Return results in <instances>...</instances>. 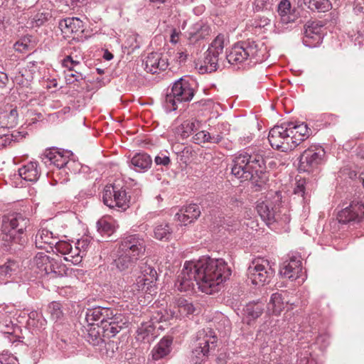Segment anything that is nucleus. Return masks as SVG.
I'll return each mask as SVG.
<instances>
[{"mask_svg": "<svg viewBox=\"0 0 364 364\" xmlns=\"http://www.w3.org/2000/svg\"><path fill=\"white\" fill-rule=\"evenodd\" d=\"M230 274L231 271L223 259L202 257L197 261L185 262L175 287L180 291H188L197 285L201 291L212 294L219 290V285Z\"/></svg>", "mask_w": 364, "mask_h": 364, "instance_id": "nucleus-1", "label": "nucleus"}, {"mask_svg": "<svg viewBox=\"0 0 364 364\" xmlns=\"http://www.w3.org/2000/svg\"><path fill=\"white\" fill-rule=\"evenodd\" d=\"M267 160L257 153L244 152L233 159L232 173L242 181H252L256 185L265 182L267 179Z\"/></svg>", "mask_w": 364, "mask_h": 364, "instance_id": "nucleus-2", "label": "nucleus"}, {"mask_svg": "<svg viewBox=\"0 0 364 364\" xmlns=\"http://www.w3.org/2000/svg\"><path fill=\"white\" fill-rule=\"evenodd\" d=\"M144 239L139 235H127L122 239L116 250L114 263L122 272L133 267L145 252Z\"/></svg>", "mask_w": 364, "mask_h": 364, "instance_id": "nucleus-3", "label": "nucleus"}, {"mask_svg": "<svg viewBox=\"0 0 364 364\" xmlns=\"http://www.w3.org/2000/svg\"><path fill=\"white\" fill-rule=\"evenodd\" d=\"M29 225V218L21 213H12L4 215L1 223L3 240L23 245L26 242L25 232Z\"/></svg>", "mask_w": 364, "mask_h": 364, "instance_id": "nucleus-4", "label": "nucleus"}, {"mask_svg": "<svg viewBox=\"0 0 364 364\" xmlns=\"http://www.w3.org/2000/svg\"><path fill=\"white\" fill-rule=\"evenodd\" d=\"M226 60L232 65L256 63L262 59L259 55L258 44L255 41L242 42L235 45L226 55Z\"/></svg>", "mask_w": 364, "mask_h": 364, "instance_id": "nucleus-5", "label": "nucleus"}, {"mask_svg": "<svg viewBox=\"0 0 364 364\" xmlns=\"http://www.w3.org/2000/svg\"><path fill=\"white\" fill-rule=\"evenodd\" d=\"M194 95L195 91L191 83L181 77L173 84L171 92L166 94V107L169 111H174L178 109L179 104L190 102Z\"/></svg>", "mask_w": 364, "mask_h": 364, "instance_id": "nucleus-6", "label": "nucleus"}, {"mask_svg": "<svg viewBox=\"0 0 364 364\" xmlns=\"http://www.w3.org/2000/svg\"><path fill=\"white\" fill-rule=\"evenodd\" d=\"M217 337L211 328L199 331L192 351V360L195 363L200 364L209 353L215 349Z\"/></svg>", "mask_w": 364, "mask_h": 364, "instance_id": "nucleus-7", "label": "nucleus"}, {"mask_svg": "<svg viewBox=\"0 0 364 364\" xmlns=\"http://www.w3.org/2000/svg\"><path fill=\"white\" fill-rule=\"evenodd\" d=\"M291 129L287 122L276 125L269 131L268 140L272 148L284 152L293 150L296 147V141L291 137Z\"/></svg>", "mask_w": 364, "mask_h": 364, "instance_id": "nucleus-8", "label": "nucleus"}, {"mask_svg": "<svg viewBox=\"0 0 364 364\" xmlns=\"http://www.w3.org/2000/svg\"><path fill=\"white\" fill-rule=\"evenodd\" d=\"M274 275V270L269 262L263 258L254 259L247 269L249 279L255 285L263 286L269 283Z\"/></svg>", "mask_w": 364, "mask_h": 364, "instance_id": "nucleus-9", "label": "nucleus"}, {"mask_svg": "<svg viewBox=\"0 0 364 364\" xmlns=\"http://www.w3.org/2000/svg\"><path fill=\"white\" fill-rule=\"evenodd\" d=\"M156 280L157 273L155 269L149 265L145 266L141 274L137 277L136 282L130 287V291L134 294L153 295L156 293Z\"/></svg>", "mask_w": 364, "mask_h": 364, "instance_id": "nucleus-10", "label": "nucleus"}, {"mask_svg": "<svg viewBox=\"0 0 364 364\" xmlns=\"http://www.w3.org/2000/svg\"><path fill=\"white\" fill-rule=\"evenodd\" d=\"M257 211L268 226L275 223L282 225L290 221V215L287 208L272 206V204L267 202L258 203Z\"/></svg>", "mask_w": 364, "mask_h": 364, "instance_id": "nucleus-11", "label": "nucleus"}, {"mask_svg": "<svg viewBox=\"0 0 364 364\" xmlns=\"http://www.w3.org/2000/svg\"><path fill=\"white\" fill-rule=\"evenodd\" d=\"M325 151L320 146H311L304 151L299 158V172H313L323 162Z\"/></svg>", "mask_w": 364, "mask_h": 364, "instance_id": "nucleus-12", "label": "nucleus"}, {"mask_svg": "<svg viewBox=\"0 0 364 364\" xmlns=\"http://www.w3.org/2000/svg\"><path fill=\"white\" fill-rule=\"evenodd\" d=\"M224 46V36L220 34L213 40L205 53L203 63L200 68L202 73H212L218 69L219 55L223 53Z\"/></svg>", "mask_w": 364, "mask_h": 364, "instance_id": "nucleus-13", "label": "nucleus"}, {"mask_svg": "<svg viewBox=\"0 0 364 364\" xmlns=\"http://www.w3.org/2000/svg\"><path fill=\"white\" fill-rule=\"evenodd\" d=\"M102 200L105 205L111 208L118 207L126 210L129 207V200L125 189L123 188H119L114 185H107L105 187Z\"/></svg>", "mask_w": 364, "mask_h": 364, "instance_id": "nucleus-14", "label": "nucleus"}, {"mask_svg": "<svg viewBox=\"0 0 364 364\" xmlns=\"http://www.w3.org/2000/svg\"><path fill=\"white\" fill-rule=\"evenodd\" d=\"M128 323L129 320L124 314L112 309V316L106 318V322L102 326L103 336L108 338L114 337L122 329L127 328Z\"/></svg>", "mask_w": 364, "mask_h": 364, "instance_id": "nucleus-15", "label": "nucleus"}, {"mask_svg": "<svg viewBox=\"0 0 364 364\" xmlns=\"http://www.w3.org/2000/svg\"><path fill=\"white\" fill-rule=\"evenodd\" d=\"M364 218V202L353 200L349 206L341 210L337 215L340 223L355 224Z\"/></svg>", "mask_w": 364, "mask_h": 364, "instance_id": "nucleus-16", "label": "nucleus"}, {"mask_svg": "<svg viewBox=\"0 0 364 364\" xmlns=\"http://www.w3.org/2000/svg\"><path fill=\"white\" fill-rule=\"evenodd\" d=\"M322 26L316 22H308L304 27V44L309 48L320 45L323 40Z\"/></svg>", "mask_w": 364, "mask_h": 364, "instance_id": "nucleus-17", "label": "nucleus"}, {"mask_svg": "<svg viewBox=\"0 0 364 364\" xmlns=\"http://www.w3.org/2000/svg\"><path fill=\"white\" fill-rule=\"evenodd\" d=\"M145 70L152 74L165 70L168 65V59L160 53H151L145 60Z\"/></svg>", "mask_w": 364, "mask_h": 364, "instance_id": "nucleus-18", "label": "nucleus"}, {"mask_svg": "<svg viewBox=\"0 0 364 364\" xmlns=\"http://www.w3.org/2000/svg\"><path fill=\"white\" fill-rule=\"evenodd\" d=\"M279 272L284 277L291 280L296 279L299 277V274L301 272V259L293 257L289 260L284 262Z\"/></svg>", "mask_w": 364, "mask_h": 364, "instance_id": "nucleus-19", "label": "nucleus"}, {"mask_svg": "<svg viewBox=\"0 0 364 364\" xmlns=\"http://www.w3.org/2000/svg\"><path fill=\"white\" fill-rule=\"evenodd\" d=\"M42 160L46 165H54L58 168L64 167L68 162V156L57 149H47L43 154Z\"/></svg>", "mask_w": 364, "mask_h": 364, "instance_id": "nucleus-20", "label": "nucleus"}, {"mask_svg": "<svg viewBox=\"0 0 364 364\" xmlns=\"http://www.w3.org/2000/svg\"><path fill=\"white\" fill-rule=\"evenodd\" d=\"M112 316V309L97 306L92 309H88L86 313V320L94 326V322L100 321V326H102L103 323L106 322V318Z\"/></svg>", "mask_w": 364, "mask_h": 364, "instance_id": "nucleus-21", "label": "nucleus"}, {"mask_svg": "<svg viewBox=\"0 0 364 364\" xmlns=\"http://www.w3.org/2000/svg\"><path fill=\"white\" fill-rule=\"evenodd\" d=\"M58 238L53 233L47 229L39 230L36 235L35 244L38 249H47V246L52 248L57 242Z\"/></svg>", "mask_w": 364, "mask_h": 364, "instance_id": "nucleus-22", "label": "nucleus"}, {"mask_svg": "<svg viewBox=\"0 0 364 364\" xmlns=\"http://www.w3.org/2000/svg\"><path fill=\"white\" fill-rule=\"evenodd\" d=\"M291 129V137L296 141V146L310 135V131L305 123L296 124L294 122H287Z\"/></svg>", "mask_w": 364, "mask_h": 364, "instance_id": "nucleus-23", "label": "nucleus"}, {"mask_svg": "<svg viewBox=\"0 0 364 364\" xmlns=\"http://www.w3.org/2000/svg\"><path fill=\"white\" fill-rule=\"evenodd\" d=\"M19 176L24 180L35 182L41 175L36 161H31L18 169Z\"/></svg>", "mask_w": 364, "mask_h": 364, "instance_id": "nucleus-24", "label": "nucleus"}, {"mask_svg": "<svg viewBox=\"0 0 364 364\" xmlns=\"http://www.w3.org/2000/svg\"><path fill=\"white\" fill-rule=\"evenodd\" d=\"M172 343L173 339L171 337H164L151 351L153 359L157 360L169 354Z\"/></svg>", "mask_w": 364, "mask_h": 364, "instance_id": "nucleus-25", "label": "nucleus"}, {"mask_svg": "<svg viewBox=\"0 0 364 364\" xmlns=\"http://www.w3.org/2000/svg\"><path fill=\"white\" fill-rule=\"evenodd\" d=\"M200 122L196 119H187L176 127V134L182 139H186L195 131L199 129Z\"/></svg>", "mask_w": 364, "mask_h": 364, "instance_id": "nucleus-26", "label": "nucleus"}, {"mask_svg": "<svg viewBox=\"0 0 364 364\" xmlns=\"http://www.w3.org/2000/svg\"><path fill=\"white\" fill-rule=\"evenodd\" d=\"M130 162L136 171L144 172L151 168L152 159L148 154L142 152L136 154Z\"/></svg>", "mask_w": 364, "mask_h": 364, "instance_id": "nucleus-27", "label": "nucleus"}, {"mask_svg": "<svg viewBox=\"0 0 364 364\" xmlns=\"http://www.w3.org/2000/svg\"><path fill=\"white\" fill-rule=\"evenodd\" d=\"M60 28L65 33H77L83 31V22L79 18H67L61 21L59 23Z\"/></svg>", "mask_w": 364, "mask_h": 364, "instance_id": "nucleus-28", "label": "nucleus"}, {"mask_svg": "<svg viewBox=\"0 0 364 364\" xmlns=\"http://www.w3.org/2000/svg\"><path fill=\"white\" fill-rule=\"evenodd\" d=\"M173 229L168 223L157 224L154 228V236L158 240L168 242L172 238Z\"/></svg>", "mask_w": 364, "mask_h": 364, "instance_id": "nucleus-29", "label": "nucleus"}, {"mask_svg": "<svg viewBox=\"0 0 364 364\" xmlns=\"http://www.w3.org/2000/svg\"><path fill=\"white\" fill-rule=\"evenodd\" d=\"M115 228V221L111 217H102L97 222V232L102 235L110 236Z\"/></svg>", "mask_w": 364, "mask_h": 364, "instance_id": "nucleus-30", "label": "nucleus"}, {"mask_svg": "<svg viewBox=\"0 0 364 364\" xmlns=\"http://www.w3.org/2000/svg\"><path fill=\"white\" fill-rule=\"evenodd\" d=\"M277 11L283 23L294 21L295 16L291 14V3L289 0H282L278 4Z\"/></svg>", "mask_w": 364, "mask_h": 364, "instance_id": "nucleus-31", "label": "nucleus"}, {"mask_svg": "<svg viewBox=\"0 0 364 364\" xmlns=\"http://www.w3.org/2000/svg\"><path fill=\"white\" fill-rule=\"evenodd\" d=\"M284 301L282 294L276 292L272 294L269 302L267 304V311L273 314L279 315L284 309Z\"/></svg>", "mask_w": 364, "mask_h": 364, "instance_id": "nucleus-32", "label": "nucleus"}, {"mask_svg": "<svg viewBox=\"0 0 364 364\" xmlns=\"http://www.w3.org/2000/svg\"><path fill=\"white\" fill-rule=\"evenodd\" d=\"M18 124V112L16 109H11L9 112H0V125L1 127L13 128Z\"/></svg>", "mask_w": 364, "mask_h": 364, "instance_id": "nucleus-33", "label": "nucleus"}, {"mask_svg": "<svg viewBox=\"0 0 364 364\" xmlns=\"http://www.w3.org/2000/svg\"><path fill=\"white\" fill-rule=\"evenodd\" d=\"M264 309V304L262 302L249 303L244 309L245 314L250 320H255L259 317Z\"/></svg>", "mask_w": 364, "mask_h": 364, "instance_id": "nucleus-34", "label": "nucleus"}, {"mask_svg": "<svg viewBox=\"0 0 364 364\" xmlns=\"http://www.w3.org/2000/svg\"><path fill=\"white\" fill-rule=\"evenodd\" d=\"M103 333L102 332V326H92L88 330L87 341L92 346H99L104 343Z\"/></svg>", "mask_w": 364, "mask_h": 364, "instance_id": "nucleus-35", "label": "nucleus"}, {"mask_svg": "<svg viewBox=\"0 0 364 364\" xmlns=\"http://www.w3.org/2000/svg\"><path fill=\"white\" fill-rule=\"evenodd\" d=\"M304 4L311 11L325 12L331 7L328 0H303Z\"/></svg>", "mask_w": 364, "mask_h": 364, "instance_id": "nucleus-36", "label": "nucleus"}, {"mask_svg": "<svg viewBox=\"0 0 364 364\" xmlns=\"http://www.w3.org/2000/svg\"><path fill=\"white\" fill-rule=\"evenodd\" d=\"M176 304L178 312L182 316L193 314L196 311V308L193 304L185 299H178Z\"/></svg>", "mask_w": 364, "mask_h": 364, "instance_id": "nucleus-37", "label": "nucleus"}, {"mask_svg": "<svg viewBox=\"0 0 364 364\" xmlns=\"http://www.w3.org/2000/svg\"><path fill=\"white\" fill-rule=\"evenodd\" d=\"M48 311L50 314V318L56 322L63 317L62 305L56 301H53L48 306Z\"/></svg>", "mask_w": 364, "mask_h": 364, "instance_id": "nucleus-38", "label": "nucleus"}, {"mask_svg": "<svg viewBox=\"0 0 364 364\" xmlns=\"http://www.w3.org/2000/svg\"><path fill=\"white\" fill-rule=\"evenodd\" d=\"M18 268V264L16 261L8 259L4 264L0 265V278L11 276L17 271Z\"/></svg>", "mask_w": 364, "mask_h": 364, "instance_id": "nucleus-39", "label": "nucleus"}, {"mask_svg": "<svg viewBox=\"0 0 364 364\" xmlns=\"http://www.w3.org/2000/svg\"><path fill=\"white\" fill-rule=\"evenodd\" d=\"M68 253L65 257H64V259L65 261L70 262L73 264H78L82 261L83 255L80 252V250L77 248L75 245L73 247L72 246L71 250L68 252Z\"/></svg>", "mask_w": 364, "mask_h": 364, "instance_id": "nucleus-40", "label": "nucleus"}, {"mask_svg": "<svg viewBox=\"0 0 364 364\" xmlns=\"http://www.w3.org/2000/svg\"><path fill=\"white\" fill-rule=\"evenodd\" d=\"M181 209L191 216V220H197L201 213L199 206L195 203H191Z\"/></svg>", "mask_w": 364, "mask_h": 364, "instance_id": "nucleus-41", "label": "nucleus"}, {"mask_svg": "<svg viewBox=\"0 0 364 364\" xmlns=\"http://www.w3.org/2000/svg\"><path fill=\"white\" fill-rule=\"evenodd\" d=\"M210 133L207 131H200L193 136V141L195 144L210 142Z\"/></svg>", "mask_w": 364, "mask_h": 364, "instance_id": "nucleus-42", "label": "nucleus"}, {"mask_svg": "<svg viewBox=\"0 0 364 364\" xmlns=\"http://www.w3.org/2000/svg\"><path fill=\"white\" fill-rule=\"evenodd\" d=\"M66 271L67 269L64 265L58 263L55 260L52 269V273H50L51 277L55 278L58 277H63V275L66 274Z\"/></svg>", "mask_w": 364, "mask_h": 364, "instance_id": "nucleus-43", "label": "nucleus"}, {"mask_svg": "<svg viewBox=\"0 0 364 364\" xmlns=\"http://www.w3.org/2000/svg\"><path fill=\"white\" fill-rule=\"evenodd\" d=\"M83 79L82 74L78 70L65 74V80L68 84L73 83L75 81L78 82Z\"/></svg>", "mask_w": 364, "mask_h": 364, "instance_id": "nucleus-44", "label": "nucleus"}, {"mask_svg": "<svg viewBox=\"0 0 364 364\" xmlns=\"http://www.w3.org/2000/svg\"><path fill=\"white\" fill-rule=\"evenodd\" d=\"M56 250L65 257L70 250H71L72 245L66 241H58L55 244Z\"/></svg>", "mask_w": 364, "mask_h": 364, "instance_id": "nucleus-45", "label": "nucleus"}, {"mask_svg": "<svg viewBox=\"0 0 364 364\" xmlns=\"http://www.w3.org/2000/svg\"><path fill=\"white\" fill-rule=\"evenodd\" d=\"M50 257L46 255L43 252L38 253L34 258V263L37 266L38 269L41 271L42 268L45 266L46 262H48V259Z\"/></svg>", "mask_w": 364, "mask_h": 364, "instance_id": "nucleus-46", "label": "nucleus"}, {"mask_svg": "<svg viewBox=\"0 0 364 364\" xmlns=\"http://www.w3.org/2000/svg\"><path fill=\"white\" fill-rule=\"evenodd\" d=\"M90 239L87 237H83L81 239L78 240L75 245L77 247L78 250H80V252L84 256L85 252H87L90 245Z\"/></svg>", "mask_w": 364, "mask_h": 364, "instance_id": "nucleus-47", "label": "nucleus"}, {"mask_svg": "<svg viewBox=\"0 0 364 364\" xmlns=\"http://www.w3.org/2000/svg\"><path fill=\"white\" fill-rule=\"evenodd\" d=\"M270 23V19L266 16H257L252 21V26L255 28H264Z\"/></svg>", "mask_w": 364, "mask_h": 364, "instance_id": "nucleus-48", "label": "nucleus"}, {"mask_svg": "<svg viewBox=\"0 0 364 364\" xmlns=\"http://www.w3.org/2000/svg\"><path fill=\"white\" fill-rule=\"evenodd\" d=\"M176 217L181 225L186 226L195 221L194 220H191V216L186 213L182 209L176 215Z\"/></svg>", "mask_w": 364, "mask_h": 364, "instance_id": "nucleus-49", "label": "nucleus"}, {"mask_svg": "<svg viewBox=\"0 0 364 364\" xmlns=\"http://www.w3.org/2000/svg\"><path fill=\"white\" fill-rule=\"evenodd\" d=\"M154 162L158 166H168L171 164V159L168 155L160 153L154 158Z\"/></svg>", "mask_w": 364, "mask_h": 364, "instance_id": "nucleus-50", "label": "nucleus"}, {"mask_svg": "<svg viewBox=\"0 0 364 364\" xmlns=\"http://www.w3.org/2000/svg\"><path fill=\"white\" fill-rule=\"evenodd\" d=\"M306 180L305 179H299L296 181V186L294 190V193L296 195H299L304 198V194L306 191Z\"/></svg>", "mask_w": 364, "mask_h": 364, "instance_id": "nucleus-51", "label": "nucleus"}, {"mask_svg": "<svg viewBox=\"0 0 364 364\" xmlns=\"http://www.w3.org/2000/svg\"><path fill=\"white\" fill-rule=\"evenodd\" d=\"M28 47V41L26 38L21 39L14 45V49L20 53H23L24 51L27 50Z\"/></svg>", "mask_w": 364, "mask_h": 364, "instance_id": "nucleus-52", "label": "nucleus"}, {"mask_svg": "<svg viewBox=\"0 0 364 364\" xmlns=\"http://www.w3.org/2000/svg\"><path fill=\"white\" fill-rule=\"evenodd\" d=\"M153 330L152 326L148 323H141L137 329L139 335H141L142 338H144Z\"/></svg>", "mask_w": 364, "mask_h": 364, "instance_id": "nucleus-53", "label": "nucleus"}, {"mask_svg": "<svg viewBox=\"0 0 364 364\" xmlns=\"http://www.w3.org/2000/svg\"><path fill=\"white\" fill-rule=\"evenodd\" d=\"M0 364H18V363L15 357H8L6 353H3L0 356Z\"/></svg>", "mask_w": 364, "mask_h": 364, "instance_id": "nucleus-54", "label": "nucleus"}, {"mask_svg": "<svg viewBox=\"0 0 364 364\" xmlns=\"http://www.w3.org/2000/svg\"><path fill=\"white\" fill-rule=\"evenodd\" d=\"M62 65L64 68H68V73L76 70L73 68V59L70 55L66 56V58L63 60Z\"/></svg>", "mask_w": 364, "mask_h": 364, "instance_id": "nucleus-55", "label": "nucleus"}, {"mask_svg": "<svg viewBox=\"0 0 364 364\" xmlns=\"http://www.w3.org/2000/svg\"><path fill=\"white\" fill-rule=\"evenodd\" d=\"M55 262L54 259H49L48 262H46L45 264V266L42 268L41 270V272H44L46 274H50L52 273V269L53 266V263Z\"/></svg>", "mask_w": 364, "mask_h": 364, "instance_id": "nucleus-56", "label": "nucleus"}, {"mask_svg": "<svg viewBox=\"0 0 364 364\" xmlns=\"http://www.w3.org/2000/svg\"><path fill=\"white\" fill-rule=\"evenodd\" d=\"M227 225L230 227L232 230L239 229L240 227V221L235 218H229L227 220Z\"/></svg>", "mask_w": 364, "mask_h": 364, "instance_id": "nucleus-57", "label": "nucleus"}, {"mask_svg": "<svg viewBox=\"0 0 364 364\" xmlns=\"http://www.w3.org/2000/svg\"><path fill=\"white\" fill-rule=\"evenodd\" d=\"M222 139L223 136L221 133H210V143L218 144L222 141Z\"/></svg>", "mask_w": 364, "mask_h": 364, "instance_id": "nucleus-58", "label": "nucleus"}, {"mask_svg": "<svg viewBox=\"0 0 364 364\" xmlns=\"http://www.w3.org/2000/svg\"><path fill=\"white\" fill-rule=\"evenodd\" d=\"M47 19V17L46 16L45 14H38L33 18V20L35 21L36 23V26H40L41 24H43V23L44 22V21H46Z\"/></svg>", "mask_w": 364, "mask_h": 364, "instance_id": "nucleus-59", "label": "nucleus"}, {"mask_svg": "<svg viewBox=\"0 0 364 364\" xmlns=\"http://www.w3.org/2000/svg\"><path fill=\"white\" fill-rule=\"evenodd\" d=\"M130 364H146V360L144 356H138L132 358Z\"/></svg>", "mask_w": 364, "mask_h": 364, "instance_id": "nucleus-60", "label": "nucleus"}, {"mask_svg": "<svg viewBox=\"0 0 364 364\" xmlns=\"http://www.w3.org/2000/svg\"><path fill=\"white\" fill-rule=\"evenodd\" d=\"M9 82V78L5 73L0 72V84L1 87H5Z\"/></svg>", "mask_w": 364, "mask_h": 364, "instance_id": "nucleus-61", "label": "nucleus"}, {"mask_svg": "<svg viewBox=\"0 0 364 364\" xmlns=\"http://www.w3.org/2000/svg\"><path fill=\"white\" fill-rule=\"evenodd\" d=\"M234 0H214V3L220 6L229 5L233 2Z\"/></svg>", "mask_w": 364, "mask_h": 364, "instance_id": "nucleus-62", "label": "nucleus"}, {"mask_svg": "<svg viewBox=\"0 0 364 364\" xmlns=\"http://www.w3.org/2000/svg\"><path fill=\"white\" fill-rule=\"evenodd\" d=\"M178 32H177L176 29H173L171 34V42L173 43H176L178 41Z\"/></svg>", "mask_w": 364, "mask_h": 364, "instance_id": "nucleus-63", "label": "nucleus"}, {"mask_svg": "<svg viewBox=\"0 0 364 364\" xmlns=\"http://www.w3.org/2000/svg\"><path fill=\"white\" fill-rule=\"evenodd\" d=\"M357 155L361 159H364V146H360L357 149Z\"/></svg>", "mask_w": 364, "mask_h": 364, "instance_id": "nucleus-64", "label": "nucleus"}]
</instances>
